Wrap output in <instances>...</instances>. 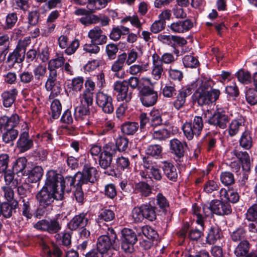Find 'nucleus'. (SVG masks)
<instances>
[{"label":"nucleus","instance_id":"15","mask_svg":"<svg viewBox=\"0 0 257 257\" xmlns=\"http://www.w3.org/2000/svg\"><path fill=\"white\" fill-rule=\"evenodd\" d=\"M56 75V71L55 70H51L49 78L45 84L46 90L48 91H51L50 95V97H55L58 95L61 91V87L59 84L55 83Z\"/></svg>","mask_w":257,"mask_h":257},{"label":"nucleus","instance_id":"17","mask_svg":"<svg viewBox=\"0 0 257 257\" xmlns=\"http://www.w3.org/2000/svg\"><path fill=\"white\" fill-rule=\"evenodd\" d=\"M4 174V181L6 183L5 186H10L16 188L19 184L24 182V178L17 175L15 176L14 173L11 170H6L2 173Z\"/></svg>","mask_w":257,"mask_h":257},{"label":"nucleus","instance_id":"38","mask_svg":"<svg viewBox=\"0 0 257 257\" xmlns=\"http://www.w3.org/2000/svg\"><path fill=\"white\" fill-rule=\"evenodd\" d=\"M139 125L135 122H127L123 123L121 126V131L123 133L131 135L135 134L138 130Z\"/></svg>","mask_w":257,"mask_h":257},{"label":"nucleus","instance_id":"53","mask_svg":"<svg viewBox=\"0 0 257 257\" xmlns=\"http://www.w3.org/2000/svg\"><path fill=\"white\" fill-rule=\"evenodd\" d=\"M220 180L224 185L228 186L233 184L234 182L233 175L229 172H224L221 174Z\"/></svg>","mask_w":257,"mask_h":257},{"label":"nucleus","instance_id":"25","mask_svg":"<svg viewBox=\"0 0 257 257\" xmlns=\"http://www.w3.org/2000/svg\"><path fill=\"white\" fill-rule=\"evenodd\" d=\"M84 79L82 77H77L74 78L71 82L67 85V92L70 94H74L81 90L83 88Z\"/></svg>","mask_w":257,"mask_h":257},{"label":"nucleus","instance_id":"59","mask_svg":"<svg viewBox=\"0 0 257 257\" xmlns=\"http://www.w3.org/2000/svg\"><path fill=\"white\" fill-rule=\"evenodd\" d=\"M83 183H77L76 184V187L74 188V196L76 201L80 203L83 202L84 199V194L82 189Z\"/></svg>","mask_w":257,"mask_h":257},{"label":"nucleus","instance_id":"55","mask_svg":"<svg viewBox=\"0 0 257 257\" xmlns=\"http://www.w3.org/2000/svg\"><path fill=\"white\" fill-rule=\"evenodd\" d=\"M114 218V213L112 210H101L99 212L98 219L109 221Z\"/></svg>","mask_w":257,"mask_h":257},{"label":"nucleus","instance_id":"2","mask_svg":"<svg viewBox=\"0 0 257 257\" xmlns=\"http://www.w3.org/2000/svg\"><path fill=\"white\" fill-rule=\"evenodd\" d=\"M209 86L210 85L205 79H198L192 83V88L196 89L194 96L199 105H209L218 98L220 95L219 91L217 89L209 91Z\"/></svg>","mask_w":257,"mask_h":257},{"label":"nucleus","instance_id":"27","mask_svg":"<svg viewBox=\"0 0 257 257\" xmlns=\"http://www.w3.org/2000/svg\"><path fill=\"white\" fill-rule=\"evenodd\" d=\"M250 244L246 240L241 241L235 247L234 253L236 257H245L248 252Z\"/></svg>","mask_w":257,"mask_h":257},{"label":"nucleus","instance_id":"11","mask_svg":"<svg viewBox=\"0 0 257 257\" xmlns=\"http://www.w3.org/2000/svg\"><path fill=\"white\" fill-rule=\"evenodd\" d=\"M205 210H194V214L196 216V222L200 225L201 229H191L189 233V236L192 240H197L202 235H203V230L204 226V221L205 217L209 215V213L207 214Z\"/></svg>","mask_w":257,"mask_h":257},{"label":"nucleus","instance_id":"1","mask_svg":"<svg viewBox=\"0 0 257 257\" xmlns=\"http://www.w3.org/2000/svg\"><path fill=\"white\" fill-rule=\"evenodd\" d=\"M61 177L59 173L53 170L49 171L44 186L37 195V198L41 206L46 207L50 205L55 198L59 200L56 195L57 191L55 187V181Z\"/></svg>","mask_w":257,"mask_h":257},{"label":"nucleus","instance_id":"61","mask_svg":"<svg viewBox=\"0 0 257 257\" xmlns=\"http://www.w3.org/2000/svg\"><path fill=\"white\" fill-rule=\"evenodd\" d=\"M164 73L162 65H156L153 66L152 68V75L153 78L156 80L160 79Z\"/></svg>","mask_w":257,"mask_h":257},{"label":"nucleus","instance_id":"5","mask_svg":"<svg viewBox=\"0 0 257 257\" xmlns=\"http://www.w3.org/2000/svg\"><path fill=\"white\" fill-rule=\"evenodd\" d=\"M204 117L210 124L225 128L229 118L222 109H218L213 114L207 110L203 114Z\"/></svg>","mask_w":257,"mask_h":257},{"label":"nucleus","instance_id":"19","mask_svg":"<svg viewBox=\"0 0 257 257\" xmlns=\"http://www.w3.org/2000/svg\"><path fill=\"white\" fill-rule=\"evenodd\" d=\"M33 145V142L29 138L28 132H22L17 142V146L21 152H25L30 149Z\"/></svg>","mask_w":257,"mask_h":257},{"label":"nucleus","instance_id":"33","mask_svg":"<svg viewBox=\"0 0 257 257\" xmlns=\"http://www.w3.org/2000/svg\"><path fill=\"white\" fill-rule=\"evenodd\" d=\"M43 171L42 167L40 166L34 167L27 174L29 181L31 183H35L38 181L42 177Z\"/></svg>","mask_w":257,"mask_h":257},{"label":"nucleus","instance_id":"18","mask_svg":"<svg viewBox=\"0 0 257 257\" xmlns=\"http://www.w3.org/2000/svg\"><path fill=\"white\" fill-rule=\"evenodd\" d=\"M193 23L189 20L178 21L172 23L169 26L171 31L174 33H184L192 28Z\"/></svg>","mask_w":257,"mask_h":257},{"label":"nucleus","instance_id":"41","mask_svg":"<svg viewBox=\"0 0 257 257\" xmlns=\"http://www.w3.org/2000/svg\"><path fill=\"white\" fill-rule=\"evenodd\" d=\"M24 59V55L21 54V52L16 49L13 52L10 53L7 59L9 63L14 64L16 63H21Z\"/></svg>","mask_w":257,"mask_h":257},{"label":"nucleus","instance_id":"39","mask_svg":"<svg viewBox=\"0 0 257 257\" xmlns=\"http://www.w3.org/2000/svg\"><path fill=\"white\" fill-rule=\"evenodd\" d=\"M78 21L84 26H89L99 23V19L97 16L87 13L84 16L79 18Z\"/></svg>","mask_w":257,"mask_h":257},{"label":"nucleus","instance_id":"37","mask_svg":"<svg viewBox=\"0 0 257 257\" xmlns=\"http://www.w3.org/2000/svg\"><path fill=\"white\" fill-rule=\"evenodd\" d=\"M110 0H88L87 8L88 10L93 11L104 8L107 3Z\"/></svg>","mask_w":257,"mask_h":257},{"label":"nucleus","instance_id":"14","mask_svg":"<svg viewBox=\"0 0 257 257\" xmlns=\"http://www.w3.org/2000/svg\"><path fill=\"white\" fill-rule=\"evenodd\" d=\"M142 94L141 100L142 104L146 106H151L154 105L157 100V93L152 88L143 87L141 90Z\"/></svg>","mask_w":257,"mask_h":257},{"label":"nucleus","instance_id":"54","mask_svg":"<svg viewBox=\"0 0 257 257\" xmlns=\"http://www.w3.org/2000/svg\"><path fill=\"white\" fill-rule=\"evenodd\" d=\"M64 57L60 56L55 59L51 60L48 64V69L51 72V70H55V68L61 67L64 63Z\"/></svg>","mask_w":257,"mask_h":257},{"label":"nucleus","instance_id":"9","mask_svg":"<svg viewBox=\"0 0 257 257\" xmlns=\"http://www.w3.org/2000/svg\"><path fill=\"white\" fill-rule=\"evenodd\" d=\"M114 90L118 101L128 102L132 99V92L127 81H117L114 84Z\"/></svg>","mask_w":257,"mask_h":257},{"label":"nucleus","instance_id":"12","mask_svg":"<svg viewBox=\"0 0 257 257\" xmlns=\"http://www.w3.org/2000/svg\"><path fill=\"white\" fill-rule=\"evenodd\" d=\"M35 227L40 230L46 231L49 233H54L61 229L60 225L56 220H41L35 225Z\"/></svg>","mask_w":257,"mask_h":257},{"label":"nucleus","instance_id":"47","mask_svg":"<svg viewBox=\"0 0 257 257\" xmlns=\"http://www.w3.org/2000/svg\"><path fill=\"white\" fill-rule=\"evenodd\" d=\"M183 63L185 67L195 68L199 65L198 60L191 55L185 56L183 58Z\"/></svg>","mask_w":257,"mask_h":257},{"label":"nucleus","instance_id":"26","mask_svg":"<svg viewBox=\"0 0 257 257\" xmlns=\"http://www.w3.org/2000/svg\"><path fill=\"white\" fill-rule=\"evenodd\" d=\"M27 163V160L25 157L18 158L13 164V171L17 175L23 177L26 174Z\"/></svg>","mask_w":257,"mask_h":257},{"label":"nucleus","instance_id":"44","mask_svg":"<svg viewBox=\"0 0 257 257\" xmlns=\"http://www.w3.org/2000/svg\"><path fill=\"white\" fill-rule=\"evenodd\" d=\"M93 92H90L88 91H84L80 95V104L91 106L93 102Z\"/></svg>","mask_w":257,"mask_h":257},{"label":"nucleus","instance_id":"52","mask_svg":"<svg viewBox=\"0 0 257 257\" xmlns=\"http://www.w3.org/2000/svg\"><path fill=\"white\" fill-rule=\"evenodd\" d=\"M112 157L109 155L105 154L101 152L99 156V165L103 169H106L109 167L112 162Z\"/></svg>","mask_w":257,"mask_h":257},{"label":"nucleus","instance_id":"49","mask_svg":"<svg viewBox=\"0 0 257 257\" xmlns=\"http://www.w3.org/2000/svg\"><path fill=\"white\" fill-rule=\"evenodd\" d=\"M142 231L143 234L148 238L152 240L157 238L158 235L157 231L150 226H144L142 227Z\"/></svg>","mask_w":257,"mask_h":257},{"label":"nucleus","instance_id":"28","mask_svg":"<svg viewBox=\"0 0 257 257\" xmlns=\"http://www.w3.org/2000/svg\"><path fill=\"white\" fill-rule=\"evenodd\" d=\"M126 57V53H123L119 55L117 59L112 63L111 70L115 73L116 75H117V73L123 69Z\"/></svg>","mask_w":257,"mask_h":257},{"label":"nucleus","instance_id":"21","mask_svg":"<svg viewBox=\"0 0 257 257\" xmlns=\"http://www.w3.org/2000/svg\"><path fill=\"white\" fill-rule=\"evenodd\" d=\"M17 94L18 90L16 88L3 92L1 94L3 105L5 107H11L15 101Z\"/></svg>","mask_w":257,"mask_h":257},{"label":"nucleus","instance_id":"3","mask_svg":"<svg viewBox=\"0 0 257 257\" xmlns=\"http://www.w3.org/2000/svg\"><path fill=\"white\" fill-rule=\"evenodd\" d=\"M118 240L116 234L113 229L108 228L107 234L102 235L98 238L97 248L104 254H111L112 249L116 250Z\"/></svg>","mask_w":257,"mask_h":257},{"label":"nucleus","instance_id":"36","mask_svg":"<svg viewBox=\"0 0 257 257\" xmlns=\"http://www.w3.org/2000/svg\"><path fill=\"white\" fill-rule=\"evenodd\" d=\"M123 241L135 243L137 238L135 233L128 228H124L121 231Z\"/></svg>","mask_w":257,"mask_h":257},{"label":"nucleus","instance_id":"56","mask_svg":"<svg viewBox=\"0 0 257 257\" xmlns=\"http://www.w3.org/2000/svg\"><path fill=\"white\" fill-rule=\"evenodd\" d=\"M175 85L172 83L167 84L163 89V94L166 97H172L176 94Z\"/></svg>","mask_w":257,"mask_h":257},{"label":"nucleus","instance_id":"24","mask_svg":"<svg viewBox=\"0 0 257 257\" xmlns=\"http://www.w3.org/2000/svg\"><path fill=\"white\" fill-rule=\"evenodd\" d=\"M191 94L190 90L188 88H183L179 91L176 99L173 103L174 106L177 109L182 108L186 102V98Z\"/></svg>","mask_w":257,"mask_h":257},{"label":"nucleus","instance_id":"58","mask_svg":"<svg viewBox=\"0 0 257 257\" xmlns=\"http://www.w3.org/2000/svg\"><path fill=\"white\" fill-rule=\"evenodd\" d=\"M169 137V132L165 128H161L154 131L153 133V137L157 140H162Z\"/></svg>","mask_w":257,"mask_h":257},{"label":"nucleus","instance_id":"45","mask_svg":"<svg viewBox=\"0 0 257 257\" xmlns=\"http://www.w3.org/2000/svg\"><path fill=\"white\" fill-rule=\"evenodd\" d=\"M52 116L54 119L57 118L61 112L62 107L60 101L58 99L54 100L51 104Z\"/></svg>","mask_w":257,"mask_h":257},{"label":"nucleus","instance_id":"64","mask_svg":"<svg viewBox=\"0 0 257 257\" xmlns=\"http://www.w3.org/2000/svg\"><path fill=\"white\" fill-rule=\"evenodd\" d=\"M245 236V231L242 228H239L233 231L231 234V238L234 241H241Z\"/></svg>","mask_w":257,"mask_h":257},{"label":"nucleus","instance_id":"63","mask_svg":"<svg viewBox=\"0 0 257 257\" xmlns=\"http://www.w3.org/2000/svg\"><path fill=\"white\" fill-rule=\"evenodd\" d=\"M18 20L17 15L15 13H11L7 15L6 19V29H11L14 26Z\"/></svg>","mask_w":257,"mask_h":257},{"label":"nucleus","instance_id":"6","mask_svg":"<svg viewBox=\"0 0 257 257\" xmlns=\"http://www.w3.org/2000/svg\"><path fill=\"white\" fill-rule=\"evenodd\" d=\"M203 126L202 118L199 116L194 117L193 122H186L182 126L184 135L188 140L193 139L194 136H198Z\"/></svg>","mask_w":257,"mask_h":257},{"label":"nucleus","instance_id":"46","mask_svg":"<svg viewBox=\"0 0 257 257\" xmlns=\"http://www.w3.org/2000/svg\"><path fill=\"white\" fill-rule=\"evenodd\" d=\"M238 81L244 84H248L251 82V76L248 71L240 69L236 73Z\"/></svg>","mask_w":257,"mask_h":257},{"label":"nucleus","instance_id":"4","mask_svg":"<svg viewBox=\"0 0 257 257\" xmlns=\"http://www.w3.org/2000/svg\"><path fill=\"white\" fill-rule=\"evenodd\" d=\"M61 177L55 181V187L57 191L56 195L58 199H62L63 197L65 192H69L72 188L76 187L77 180L76 179V174L74 176H67L63 178L62 175L59 174Z\"/></svg>","mask_w":257,"mask_h":257},{"label":"nucleus","instance_id":"42","mask_svg":"<svg viewBox=\"0 0 257 257\" xmlns=\"http://www.w3.org/2000/svg\"><path fill=\"white\" fill-rule=\"evenodd\" d=\"M89 106L80 104L75 108L74 115L76 118L82 119L89 113Z\"/></svg>","mask_w":257,"mask_h":257},{"label":"nucleus","instance_id":"7","mask_svg":"<svg viewBox=\"0 0 257 257\" xmlns=\"http://www.w3.org/2000/svg\"><path fill=\"white\" fill-rule=\"evenodd\" d=\"M37 242L40 244L44 257H61V250L50 242L49 239L46 236H40L37 238Z\"/></svg>","mask_w":257,"mask_h":257},{"label":"nucleus","instance_id":"48","mask_svg":"<svg viewBox=\"0 0 257 257\" xmlns=\"http://www.w3.org/2000/svg\"><path fill=\"white\" fill-rule=\"evenodd\" d=\"M245 98L250 105L257 103V91L253 88L248 89L245 92Z\"/></svg>","mask_w":257,"mask_h":257},{"label":"nucleus","instance_id":"10","mask_svg":"<svg viewBox=\"0 0 257 257\" xmlns=\"http://www.w3.org/2000/svg\"><path fill=\"white\" fill-rule=\"evenodd\" d=\"M96 102L102 111L106 113H111L114 110L112 98L107 93L99 91L96 95Z\"/></svg>","mask_w":257,"mask_h":257},{"label":"nucleus","instance_id":"22","mask_svg":"<svg viewBox=\"0 0 257 257\" xmlns=\"http://www.w3.org/2000/svg\"><path fill=\"white\" fill-rule=\"evenodd\" d=\"M88 220L83 213L75 216L68 223V227L71 230H76L78 227H84L87 224Z\"/></svg>","mask_w":257,"mask_h":257},{"label":"nucleus","instance_id":"35","mask_svg":"<svg viewBox=\"0 0 257 257\" xmlns=\"http://www.w3.org/2000/svg\"><path fill=\"white\" fill-rule=\"evenodd\" d=\"M252 143L250 131L248 130L244 131L239 140L240 146L245 149H249L252 146Z\"/></svg>","mask_w":257,"mask_h":257},{"label":"nucleus","instance_id":"51","mask_svg":"<svg viewBox=\"0 0 257 257\" xmlns=\"http://www.w3.org/2000/svg\"><path fill=\"white\" fill-rule=\"evenodd\" d=\"M149 120L152 126H157L162 123L160 113L157 110H152L150 113Z\"/></svg>","mask_w":257,"mask_h":257},{"label":"nucleus","instance_id":"20","mask_svg":"<svg viewBox=\"0 0 257 257\" xmlns=\"http://www.w3.org/2000/svg\"><path fill=\"white\" fill-rule=\"evenodd\" d=\"M187 146L185 142H182L177 139L170 141V150L177 157L181 158L184 156V148Z\"/></svg>","mask_w":257,"mask_h":257},{"label":"nucleus","instance_id":"13","mask_svg":"<svg viewBox=\"0 0 257 257\" xmlns=\"http://www.w3.org/2000/svg\"><path fill=\"white\" fill-rule=\"evenodd\" d=\"M13 187L10 186H3L2 187L4 196L7 202L1 205V209H16L18 207V202L13 199L14 192Z\"/></svg>","mask_w":257,"mask_h":257},{"label":"nucleus","instance_id":"30","mask_svg":"<svg viewBox=\"0 0 257 257\" xmlns=\"http://www.w3.org/2000/svg\"><path fill=\"white\" fill-rule=\"evenodd\" d=\"M4 131V132L2 134V140L5 143H13L19 134L18 130L12 127H8Z\"/></svg>","mask_w":257,"mask_h":257},{"label":"nucleus","instance_id":"50","mask_svg":"<svg viewBox=\"0 0 257 257\" xmlns=\"http://www.w3.org/2000/svg\"><path fill=\"white\" fill-rule=\"evenodd\" d=\"M33 72L35 79L39 80H41L45 76L47 72L46 66L42 64H39L33 69Z\"/></svg>","mask_w":257,"mask_h":257},{"label":"nucleus","instance_id":"8","mask_svg":"<svg viewBox=\"0 0 257 257\" xmlns=\"http://www.w3.org/2000/svg\"><path fill=\"white\" fill-rule=\"evenodd\" d=\"M76 177L78 183L85 184L88 182L94 183L97 180L98 173L95 168L86 165L82 172L76 174Z\"/></svg>","mask_w":257,"mask_h":257},{"label":"nucleus","instance_id":"23","mask_svg":"<svg viewBox=\"0 0 257 257\" xmlns=\"http://www.w3.org/2000/svg\"><path fill=\"white\" fill-rule=\"evenodd\" d=\"M222 233L221 229L217 226L211 227L208 232L206 241L209 244L216 243L221 239Z\"/></svg>","mask_w":257,"mask_h":257},{"label":"nucleus","instance_id":"29","mask_svg":"<svg viewBox=\"0 0 257 257\" xmlns=\"http://www.w3.org/2000/svg\"><path fill=\"white\" fill-rule=\"evenodd\" d=\"M163 169L165 174L170 180L175 181L177 178L176 169L172 163L164 162Z\"/></svg>","mask_w":257,"mask_h":257},{"label":"nucleus","instance_id":"43","mask_svg":"<svg viewBox=\"0 0 257 257\" xmlns=\"http://www.w3.org/2000/svg\"><path fill=\"white\" fill-rule=\"evenodd\" d=\"M149 65L147 63L135 64L130 67L128 72L132 75H136L148 70Z\"/></svg>","mask_w":257,"mask_h":257},{"label":"nucleus","instance_id":"31","mask_svg":"<svg viewBox=\"0 0 257 257\" xmlns=\"http://www.w3.org/2000/svg\"><path fill=\"white\" fill-rule=\"evenodd\" d=\"M237 158L239 159L242 164L243 170L247 172L250 169V160L248 154L246 152H234Z\"/></svg>","mask_w":257,"mask_h":257},{"label":"nucleus","instance_id":"32","mask_svg":"<svg viewBox=\"0 0 257 257\" xmlns=\"http://www.w3.org/2000/svg\"><path fill=\"white\" fill-rule=\"evenodd\" d=\"M134 192L135 193H140L142 196L147 197L151 193V188L147 183L139 182L136 183Z\"/></svg>","mask_w":257,"mask_h":257},{"label":"nucleus","instance_id":"16","mask_svg":"<svg viewBox=\"0 0 257 257\" xmlns=\"http://www.w3.org/2000/svg\"><path fill=\"white\" fill-rule=\"evenodd\" d=\"M88 37L91 39V42L99 45L105 43L107 40L106 36L98 27L91 29L88 33Z\"/></svg>","mask_w":257,"mask_h":257},{"label":"nucleus","instance_id":"57","mask_svg":"<svg viewBox=\"0 0 257 257\" xmlns=\"http://www.w3.org/2000/svg\"><path fill=\"white\" fill-rule=\"evenodd\" d=\"M156 205L161 209L169 207V202L167 198L161 193L156 196Z\"/></svg>","mask_w":257,"mask_h":257},{"label":"nucleus","instance_id":"40","mask_svg":"<svg viewBox=\"0 0 257 257\" xmlns=\"http://www.w3.org/2000/svg\"><path fill=\"white\" fill-rule=\"evenodd\" d=\"M162 148L159 145H150L146 150L147 155L155 158H158L161 156Z\"/></svg>","mask_w":257,"mask_h":257},{"label":"nucleus","instance_id":"34","mask_svg":"<svg viewBox=\"0 0 257 257\" xmlns=\"http://www.w3.org/2000/svg\"><path fill=\"white\" fill-rule=\"evenodd\" d=\"M243 127V123L241 120L234 119L229 124L228 128V134L233 137Z\"/></svg>","mask_w":257,"mask_h":257},{"label":"nucleus","instance_id":"60","mask_svg":"<svg viewBox=\"0 0 257 257\" xmlns=\"http://www.w3.org/2000/svg\"><path fill=\"white\" fill-rule=\"evenodd\" d=\"M128 141L125 138L119 137L116 140V148L119 152L125 151L128 147Z\"/></svg>","mask_w":257,"mask_h":257},{"label":"nucleus","instance_id":"62","mask_svg":"<svg viewBox=\"0 0 257 257\" xmlns=\"http://www.w3.org/2000/svg\"><path fill=\"white\" fill-rule=\"evenodd\" d=\"M31 43V39L29 37L25 38L23 40H21L19 41L16 49L20 52H22L23 54L25 53L26 48Z\"/></svg>","mask_w":257,"mask_h":257}]
</instances>
